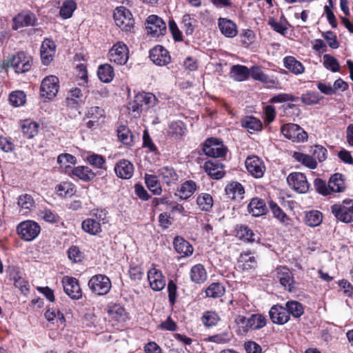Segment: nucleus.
I'll list each match as a JSON object with an SVG mask.
<instances>
[{
	"label": "nucleus",
	"instance_id": "obj_1",
	"mask_svg": "<svg viewBox=\"0 0 353 353\" xmlns=\"http://www.w3.org/2000/svg\"><path fill=\"white\" fill-rule=\"evenodd\" d=\"M156 97L150 92H140L137 94L134 100L129 103L128 109L135 113L134 117L145 110L154 107L157 103Z\"/></svg>",
	"mask_w": 353,
	"mask_h": 353
},
{
	"label": "nucleus",
	"instance_id": "obj_2",
	"mask_svg": "<svg viewBox=\"0 0 353 353\" xmlns=\"http://www.w3.org/2000/svg\"><path fill=\"white\" fill-rule=\"evenodd\" d=\"M331 212L336 219L345 223L353 221V199H346L331 206Z\"/></svg>",
	"mask_w": 353,
	"mask_h": 353
},
{
	"label": "nucleus",
	"instance_id": "obj_3",
	"mask_svg": "<svg viewBox=\"0 0 353 353\" xmlns=\"http://www.w3.org/2000/svg\"><path fill=\"white\" fill-rule=\"evenodd\" d=\"M32 59L24 52H19L7 60V67L14 69L16 73H24L32 67Z\"/></svg>",
	"mask_w": 353,
	"mask_h": 353
},
{
	"label": "nucleus",
	"instance_id": "obj_4",
	"mask_svg": "<svg viewBox=\"0 0 353 353\" xmlns=\"http://www.w3.org/2000/svg\"><path fill=\"white\" fill-rule=\"evenodd\" d=\"M114 19L117 26L124 32H131L134 28V20L132 14L128 9L123 6L116 8L114 12Z\"/></svg>",
	"mask_w": 353,
	"mask_h": 353
},
{
	"label": "nucleus",
	"instance_id": "obj_5",
	"mask_svg": "<svg viewBox=\"0 0 353 353\" xmlns=\"http://www.w3.org/2000/svg\"><path fill=\"white\" fill-rule=\"evenodd\" d=\"M88 287L94 294L103 296L110 292L112 288V283L107 276L99 274L92 276L90 279Z\"/></svg>",
	"mask_w": 353,
	"mask_h": 353
},
{
	"label": "nucleus",
	"instance_id": "obj_6",
	"mask_svg": "<svg viewBox=\"0 0 353 353\" xmlns=\"http://www.w3.org/2000/svg\"><path fill=\"white\" fill-rule=\"evenodd\" d=\"M17 232L21 239L31 241L38 236L41 232V227L37 222L27 220L17 225Z\"/></svg>",
	"mask_w": 353,
	"mask_h": 353
},
{
	"label": "nucleus",
	"instance_id": "obj_7",
	"mask_svg": "<svg viewBox=\"0 0 353 353\" xmlns=\"http://www.w3.org/2000/svg\"><path fill=\"white\" fill-rule=\"evenodd\" d=\"M276 279L280 284L288 292H296L298 290L292 271L285 266H280L276 269Z\"/></svg>",
	"mask_w": 353,
	"mask_h": 353
},
{
	"label": "nucleus",
	"instance_id": "obj_8",
	"mask_svg": "<svg viewBox=\"0 0 353 353\" xmlns=\"http://www.w3.org/2000/svg\"><path fill=\"white\" fill-rule=\"evenodd\" d=\"M108 57L117 65H124L129 58L128 46L123 42L118 41L109 50Z\"/></svg>",
	"mask_w": 353,
	"mask_h": 353
},
{
	"label": "nucleus",
	"instance_id": "obj_9",
	"mask_svg": "<svg viewBox=\"0 0 353 353\" xmlns=\"http://www.w3.org/2000/svg\"><path fill=\"white\" fill-rule=\"evenodd\" d=\"M281 131L285 137L294 142H303L307 139V132L297 124H285Z\"/></svg>",
	"mask_w": 353,
	"mask_h": 353
},
{
	"label": "nucleus",
	"instance_id": "obj_10",
	"mask_svg": "<svg viewBox=\"0 0 353 353\" xmlns=\"http://www.w3.org/2000/svg\"><path fill=\"white\" fill-rule=\"evenodd\" d=\"M59 89V81L58 77L54 75L46 77L41 84V94L46 99H51L54 98Z\"/></svg>",
	"mask_w": 353,
	"mask_h": 353
},
{
	"label": "nucleus",
	"instance_id": "obj_11",
	"mask_svg": "<svg viewBox=\"0 0 353 353\" xmlns=\"http://www.w3.org/2000/svg\"><path fill=\"white\" fill-rule=\"evenodd\" d=\"M61 283L64 292L72 299L79 300L82 296V292L78 280L72 276H64Z\"/></svg>",
	"mask_w": 353,
	"mask_h": 353
},
{
	"label": "nucleus",
	"instance_id": "obj_12",
	"mask_svg": "<svg viewBox=\"0 0 353 353\" xmlns=\"http://www.w3.org/2000/svg\"><path fill=\"white\" fill-rule=\"evenodd\" d=\"M288 185L299 193H305L310 188L306 176L301 172H292L287 177Z\"/></svg>",
	"mask_w": 353,
	"mask_h": 353
},
{
	"label": "nucleus",
	"instance_id": "obj_13",
	"mask_svg": "<svg viewBox=\"0 0 353 353\" xmlns=\"http://www.w3.org/2000/svg\"><path fill=\"white\" fill-rule=\"evenodd\" d=\"M148 33L153 37L163 35L166 31L165 23L157 15H150L146 20Z\"/></svg>",
	"mask_w": 353,
	"mask_h": 353
},
{
	"label": "nucleus",
	"instance_id": "obj_14",
	"mask_svg": "<svg viewBox=\"0 0 353 353\" xmlns=\"http://www.w3.org/2000/svg\"><path fill=\"white\" fill-rule=\"evenodd\" d=\"M203 150L207 156L214 158L222 157L226 153V149L223 143L214 138L206 140Z\"/></svg>",
	"mask_w": 353,
	"mask_h": 353
},
{
	"label": "nucleus",
	"instance_id": "obj_15",
	"mask_svg": "<svg viewBox=\"0 0 353 353\" xmlns=\"http://www.w3.org/2000/svg\"><path fill=\"white\" fill-rule=\"evenodd\" d=\"M148 280L151 289L154 291H161L165 286V279L164 276L161 271L156 268L154 264L148 271Z\"/></svg>",
	"mask_w": 353,
	"mask_h": 353
},
{
	"label": "nucleus",
	"instance_id": "obj_16",
	"mask_svg": "<svg viewBox=\"0 0 353 353\" xmlns=\"http://www.w3.org/2000/svg\"><path fill=\"white\" fill-rule=\"evenodd\" d=\"M245 167L248 172L255 178H261L265 171L263 161L256 156L249 157L246 159Z\"/></svg>",
	"mask_w": 353,
	"mask_h": 353
},
{
	"label": "nucleus",
	"instance_id": "obj_17",
	"mask_svg": "<svg viewBox=\"0 0 353 353\" xmlns=\"http://www.w3.org/2000/svg\"><path fill=\"white\" fill-rule=\"evenodd\" d=\"M151 61L157 65L163 66L171 61L169 52L161 46L154 47L150 52Z\"/></svg>",
	"mask_w": 353,
	"mask_h": 353
},
{
	"label": "nucleus",
	"instance_id": "obj_18",
	"mask_svg": "<svg viewBox=\"0 0 353 353\" xmlns=\"http://www.w3.org/2000/svg\"><path fill=\"white\" fill-rule=\"evenodd\" d=\"M37 18L34 14L29 11L18 14L12 19V28L15 30L28 26L36 25Z\"/></svg>",
	"mask_w": 353,
	"mask_h": 353
},
{
	"label": "nucleus",
	"instance_id": "obj_19",
	"mask_svg": "<svg viewBox=\"0 0 353 353\" xmlns=\"http://www.w3.org/2000/svg\"><path fill=\"white\" fill-rule=\"evenodd\" d=\"M85 116L90 119L87 125L91 128L104 118V110L98 105V103L91 102L88 103Z\"/></svg>",
	"mask_w": 353,
	"mask_h": 353
},
{
	"label": "nucleus",
	"instance_id": "obj_20",
	"mask_svg": "<svg viewBox=\"0 0 353 353\" xmlns=\"http://www.w3.org/2000/svg\"><path fill=\"white\" fill-rule=\"evenodd\" d=\"M85 97L79 88H72L65 99L66 106L72 109H79L84 103Z\"/></svg>",
	"mask_w": 353,
	"mask_h": 353
},
{
	"label": "nucleus",
	"instance_id": "obj_21",
	"mask_svg": "<svg viewBox=\"0 0 353 353\" xmlns=\"http://www.w3.org/2000/svg\"><path fill=\"white\" fill-rule=\"evenodd\" d=\"M269 316L275 324L284 325L290 320L288 310L281 305H273L269 311Z\"/></svg>",
	"mask_w": 353,
	"mask_h": 353
},
{
	"label": "nucleus",
	"instance_id": "obj_22",
	"mask_svg": "<svg viewBox=\"0 0 353 353\" xmlns=\"http://www.w3.org/2000/svg\"><path fill=\"white\" fill-rule=\"evenodd\" d=\"M117 176L121 179H129L134 173L133 164L125 159L119 161L114 167Z\"/></svg>",
	"mask_w": 353,
	"mask_h": 353
},
{
	"label": "nucleus",
	"instance_id": "obj_23",
	"mask_svg": "<svg viewBox=\"0 0 353 353\" xmlns=\"http://www.w3.org/2000/svg\"><path fill=\"white\" fill-rule=\"evenodd\" d=\"M218 26L221 32L226 37L233 38L238 33L236 24L230 19L219 18Z\"/></svg>",
	"mask_w": 353,
	"mask_h": 353
},
{
	"label": "nucleus",
	"instance_id": "obj_24",
	"mask_svg": "<svg viewBox=\"0 0 353 353\" xmlns=\"http://www.w3.org/2000/svg\"><path fill=\"white\" fill-rule=\"evenodd\" d=\"M204 170L208 175L215 179H221L224 176L223 168L216 160L206 161Z\"/></svg>",
	"mask_w": 353,
	"mask_h": 353
},
{
	"label": "nucleus",
	"instance_id": "obj_25",
	"mask_svg": "<svg viewBox=\"0 0 353 353\" xmlns=\"http://www.w3.org/2000/svg\"><path fill=\"white\" fill-rule=\"evenodd\" d=\"M248 212L254 216H259L265 214L268 212L265 203L263 199L259 198H253L248 206Z\"/></svg>",
	"mask_w": 353,
	"mask_h": 353
},
{
	"label": "nucleus",
	"instance_id": "obj_26",
	"mask_svg": "<svg viewBox=\"0 0 353 353\" xmlns=\"http://www.w3.org/2000/svg\"><path fill=\"white\" fill-rule=\"evenodd\" d=\"M331 194L333 192H343L345 191L346 186L345 183V177L342 174H334L328 181Z\"/></svg>",
	"mask_w": 353,
	"mask_h": 353
},
{
	"label": "nucleus",
	"instance_id": "obj_27",
	"mask_svg": "<svg viewBox=\"0 0 353 353\" xmlns=\"http://www.w3.org/2000/svg\"><path fill=\"white\" fill-rule=\"evenodd\" d=\"M225 192L228 197L231 199H241L245 193L244 188L239 182H232L227 185Z\"/></svg>",
	"mask_w": 353,
	"mask_h": 353
},
{
	"label": "nucleus",
	"instance_id": "obj_28",
	"mask_svg": "<svg viewBox=\"0 0 353 353\" xmlns=\"http://www.w3.org/2000/svg\"><path fill=\"white\" fill-rule=\"evenodd\" d=\"M173 244L176 252L183 256L191 255L193 252L192 246L182 237L176 236L174 239Z\"/></svg>",
	"mask_w": 353,
	"mask_h": 353
},
{
	"label": "nucleus",
	"instance_id": "obj_29",
	"mask_svg": "<svg viewBox=\"0 0 353 353\" xmlns=\"http://www.w3.org/2000/svg\"><path fill=\"white\" fill-rule=\"evenodd\" d=\"M270 208L273 214L274 218L277 219L283 225H292V220L283 210L274 201H271L269 203Z\"/></svg>",
	"mask_w": 353,
	"mask_h": 353
},
{
	"label": "nucleus",
	"instance_id": "obj_30",
	"mask_svg": "<svg viewBox=\"0 0 353 353\" xmlns=\"http://www.w3.org/2000/svg\"><path fill=\"white\" fill-rule=\"evenodd\" d=\"M81 228L85 232L90 235H97L101 232V223L94 218H88L83 221Z\"/></svg>",
	"mask_w": 353,
	"mask_h": 353
},
{
	"label": "nucleus",
	"instance_id": "obj_31",
	"mask_svg": "<svg viewBox=\"0 0 353 353\" xmlns=\"http://www.w3.org/2000/svg\"><path fill=\"white\" fill-rule=\"evenodd\" d=\"M283 64L285 68L296 75L302 74L305 70L303 64L292 56L285 57Z\"/></svg>",
	"mask_w": 353,
	"mask_h": 353
},
{
	"label": "nucleus",
	"instance_id": "obj_32",
	"mask_svg": "<svg viewBox=\"0 0 353 353\" xmlns=\"http://www.w3.org/2000/svg\"><path fill=\"white\" fill-rule=\"evenodd\" d=\"M109 315L119 321H123L127 319V313L125 308L119 304L110 303L108 305Z\"/></svg>",
	"mask_w": 353,
	"mask_h": 353
},
{
	"label": "nucleus",
	"instance_id": "obj_33",
	"mask_svg": "<svg viewBox=\"0 0 353 353\" xmlns=\"http://www.w3.org/2000/svg\"><path fill=\"white\" fill-rule=\"evenodd\" d=\"M239 268L243 270H250L256 267V260L251 253H242L238 259Z\"/></svg>",
	"mask_w": 353,
	"mask_h": 353
},
{
	"label": "nucleus",
	"instance_id": "obj_34",
	"mask_svg": "<svg viewBox=\"0 0 353 353\" xmlns=\"http://www.w3.org/2000/svg\"><path fill=\"white\" fill-rule=\"evenodd\" d=\"M190 279L196 283H202L207 279V272L204 266L201 264H196L190 270Z\"/></svg>",
	"mask_w": 353,
	"mask_h": 353
},
{
	"label": "nucleus",
	"instance_id": "obj_35",
	"mask_svg": "<svg viewBox=\"0 0 353 353\" xmlns=\"http://www.w3.org/2000/svg\"><path fill=\"white\" fill-rule=\"evenodd\" d=\"M158 174L163 181L168 185L175 183L178 180V175L175 170L168 166H164L158 170Z\"/></svg>",
	"mask_w": 353,
	"mask_h": 353
},
{
	"label": "nucleus",
	"instance_id": "obj_36",
	"mask_svg": "<svg viewBox=\"0 0 353 353\" xmlns=\"http://www.w3.org/2000/svg\"><path fill=\"white\" fill-rule=\"evenodd\" d=\"M230 73L235 81H243L249 77L250 70L245 65H234L232 66Z\"/></svg>",
	"mask_w": 353,
	"mask_h": 353
},
{
	"label": "nucleus",
	"instance_id": "obj_37",
	"mask_svg": "<svg viewBox=\"0 0 353 353\" xmlns=\"http://www.w3.org/2000/svg\"><path fill=\"white\" fill-rule=\"evenodd\" d=\"M72 174L84 181H91L95 177V174L86 166H77L72 168Z\"/></svg>",
	"mask_w": 353,
	"mask_h": 353
},
{
	"label": "nucleus",
	"instance_id": "obj_38",
	"mask_svg": "<svg viewBox=\"0 0 353 353\" xmlns=\"http://www.w3.org/2000/svg\"><path fill=\"white\" fill-rule=\"evenodd\" d=\"M196 190V183L192 180L186 181L181 185L178 190L179 196L182 199L190 197Z\"/></svg>",
	"mask_w": 353,
	"mask_h": 353
},
{
	"label": "nucleus",
	"instance_id": "obj_39",
	"mask_svg": "<svg viewBox=\"0 0 353 353\" xmlns=\"http://www.w3.org/2000/svg\"><path fill=\"white\" fill-rule=\"evenodd\" d=\"M99 79L103 83H110L114 78V70L110 64L101 65L97 70Z\"/></svg>",
	"mask_w": 353,
	"mask_h": 353
},
{
	"label": "nucleus",
	"instance_id": "obj_40",
	"mask_svg": "<svg viewBox=\"0 0 353 353\" xmlns=\"http://www.w3.org/2000/svg\"><path fill=\"white\" fill-rule=\"evenodd\" d=\"M267 323L266 318L261 314H253L249 317V330H260Z\"/></svg>",
	"mask_w": 353,
	"mask_h": 353
},
{
	"label": "nucleus",
	"instance_id": "obj_41",
	"mask_svg": "<svg viewBox=\"0 0 353 353\" xmlns=\"http://www.w3.org/2000/svg\"><path fill=\"white\" fill-rule=\"evenodd\" d=\"M250 75L256 80L266 83H274V81L271 79L266 74L263 72L261 68L258 65H253L250 70Z\"/></svg>",
	"mask_w": 353,
	"mask_h": 353
},
{
	"label": "nucleus",
	"instance_id": "obj_42",
	"mask_svg": "<svg viewBox=\"0 0 353 353\" xmlns=\"http://www.w3.org/2000/svg\"><path fill=\"white\" fill-rule=\"evenodd\" d=\"M57 194L62 197L72 196L76 192L75 185L70 182H63L56 188Z\"/></svg>",
	"mask_w": 353,
	"mask_h": 353
},
{
	"label": "nucleus",
	"instance_id": "obj_43",
	"mask_svg": "<svg viewBox=\"0 0 353 353\" xmlns=\"http://www.w3.org/2000/svg\"><path fill=\"white\" fill-rule=\"evenodd\" d=\"M285 309L294 318L300 317L304 312L302 304L296 301H289L285 303Z\"/></svg>",
	"mask_w": 353,
	"mask_h": 353
},
{
	"label": "nucleus",
	"instance_id": "obj_44",
	"mask_svg": "<svg viewBox=\"0 0 353 353\" xmlns=\"http://www.w3.org/2000/svg\"><path fill=\"white\" fill-rule=\"evenodd\" d=\"M323 216L321 212L317 210H312L306 212L305 222L310 227H316L322 222Z\"/></svg>",
	"mask_w": 353,
	"mask_h": 353
},
{
	"label": "nucleus",
	"instance_id": "obj_45",
	"mask_svg": "<svg viewBox=\"0 0 353 353\" xmlns=\"http://www.w3.org/2000/svg\"><path fill=\"white\" fill-rule=\"evenodd\" d=\"M145 181L148 188L154 194L159 195L161 193L162 190L160 183L155 175L146 174L145 175Z\"/></svg>",
	"mask_w": 353,
	"mask_h": 353
},
{
	"label": "nucleus",
	"instance_id": "obj_46",
	"mask_svg": "<svg viewBox=\"0 0 353 353\" xmlns=\"http://www.w3.org/2000/svg\"><path fill=\"white\" fill-rule=\"evenodd\" d=\"M39 127L36 122L25 121L22 125V132L28 139H32L37 134Z\"/></svg>",
	"mask_w": 353,
	"mask_h": 353
},
{
	"label": "nucleus",
	"instance_id": "obj_47",
	"mask_svg": "<svg viewBox=\"0 0 353 353\" xmlns=\"http://www.w3.org/2000/svg\"><path fill=\"white\" fill-rule=\"evenodd\" d=\"M76 8L77 3L74 0H66L60 8V16L63 19H69L72 17Z\"/></svg>",
	"mask_w": 353,
	"mask_h": 353
},
{
	"label": "nucleus",
	"instance_id": "obj_48",
	"mask_svg": "<svg viewBox=\"0 0 353 353\" xmlns=\"http://www.w3.org/2000/svg\"><path fill=\"white\" fill-rule=\"evenodd\" d=\"M292 157L297 161L301 163L303 165L310 169H314L316 167L317 163L316 161L310 155L299 152H294Z\"/></svg>",
	"mask_w": 353,
	"mask_h": 353
},
{
	"label": "nucleus",
	"instance_id": "obj_49",
	"mask_svg": "<svg viewBox=\"0 0 353 353\" xmlns=\"http://www.w3.org/2000/svg\"><path fill=\"white\" fill-rule=\"evenodd\" d=\"M186 128L181 121L172 122L168 128V134L174 137H181L185 132Z\"/></svg>",
	"mask_w": 353,
	"mask_h": 353
},
{
	"label": "nucleus",
	"instance_id": "obj_50",
	"mask_svg": "<svg viewBox=\"0 0 353 353\" xmlns=\"http://www.w3.org/2000/svg\"><path fill=\"white\" fill-rule=\"evenodd\" d=\"M26 101V95L23 91L16 90L9 95V102L14 107L23 105Z\"/></svg>",
	"mask_w": 353,
	"mask_h": 353
},
{
	"label": "nucleus",
	"instance_id": "obj_51",
	"mask_svg": "<svg viewBox=\"0 0 353 353\" xmlns=\"http://www.w3.org/2000/svg\"><path fill=\"white\" fill-rule=\"evenodd\" d=\"M323 64L326 69L333 72H336L339 71V63L337 61V59H335L333 56L328 54H325L323 55Z\"/></svg>",
	"mask_w": 353,
	"mask_h": 353
},
{
	"label": "nucleus",
	"instance_id": "obj_52",
	"mask_svg": "<svg viewBox=\"0 0 353 353\" xmlns=\"http://www.w3.org/2000/svg\"><path fill=\"white\" fill-rule=\"evenodd\" d=\"M196 202L199 208L204 211H209L213 205V199L210 194L204 193L197 197Z\"/></svg>",
	"mask_w": 353,
	"mask_h": 353
},
{
	"label": "nucleus",
	"instance_id": "obj_53",
	"mask_svg": "<svg viewBox=\"0 0 353 353\" xmlns=\"http://www.w3.org/2000/svg\"><path fill=\"white\" fill-rule=\"evenodd\" d=\"M224 292L225 288L223 285L219 283H212L205 290L207 296L212 298L220 297Z\"/></svg>",
	"mask_w": 353,
	"mask_h": 353
},
{
	"label": "nucleus",
	"instance_id": "obj_54",
	"mask_svg": "<svg viewBox=\"0 0 353 353\" xmlns=\"http://www.w3.org/2000/svg\"><path fill=\"white\" fill-rule=\"evenodd\" d=\"M220 320L219 315L213 311H206L203 314L201 321L206 327L215 325Z\"/></svg>",
	"mask_w": 353,
	"mask_h": 353
},
{
	"label": "nucleus",
	"instance_id": "obj_55",
	"mask_svg": "<svg viewBox=\"0 0 353 353\" xmlns=\"http://www.w3.org/2000/svg\"><path fill=\"white\" fill-rule=\"evenodd\" d=\"M196 21L190 14H186L182 18V28L184 30L187 35L192 34L195 28Z\"/></svg>",
	"mask_w": 353,
	"mask_h": 353
},
{
	"label": "nucleus",
	"instance_id": "obj_56",
	"mask_svg": "<svg viewBox=\"0 0 353 353\" xmlns=\"http://www.w3.org/2000/svg\"><path fill=\"white\" fill-rule=\"evenodd\" d=\"M243 126L249 131H259L262 128V123L255 117H248L243 121Z\"/></svg>",
	"mask_w": 353,
	"mask_h": 353
},
{
	"label": "nucleus",
	"instance_id": "obj_57",
	"mask_svg": "<svg viewBox=\"0 0 353 353\" xmlns=\"http://www.w3.org/2000/svg\"><path fill=\"white\" fill-rule=\"evenodd\" d=\"M57 163L61 168L67 169L76 163V157L68 153L61 154L57 157Z\"/></svg>",
	"mask_w": 353,
	"mask_h": 353
},
{
	"label": "nucleus",
	"instance_id": "obj_58",
	"mask_svg": "<svg viewBox=\"0 0 353 353\" xmlns=\"http://www.w3.org/2000/svg\"><path fill=\"white\" fill-rule=\"evenodd\" d=\"M17 204L21 210H30L34 206V201L30 194H24L19 196Z\"/></svg>",
	"mask_w": 353,
	"mask_h": 353
},
{
	"label": "nucleus",
	"instance_id": "obj_59",
	"mask_svg": "<svg viewBox=\"0 0 353 353\" xmlns=\"http://www.w3.org/2000/svg\"><path fill=\"white\" fill-rule=\"evenodd\" d=\"M321 97L316 92H307L301 97V101L303 103L307 105H312L316 104L320 101Z\"/></svg>",
	"mask_w": 353,
	"mask_h": 353
},
{
	"label": "nucleus",
	"instance_id": "obj_60",
	"mask_svg": "<svg viewBox=\"0 0 353 353\" xmlns=\"http://www.w3.org/2000/svg\"><path fill=\"white\" fill-rule=\"evenodd\" d=\"M237 236L245 241L248 242H254L255 239L254 238V232L245 225H240L237 229Z\"/></svg>",
	"mask_w": 353,
	"mask_h": 353
},
{
	"label": "nucleus",
	"instance_id": "obj_61",
	"mask_svg": "<svg viewBox=\"0 0 353 353\" xmlns=\"http://www.w3.org/2000/svg\"><path fill=\"white\" fill-rule=\"evenodd\" d=\"M88 162L97 168H103L105 163V159L101 155L97 154H92L87 157Z\"/></svg>",
	"mask_w": 353,
	"mask_h": 353
},
{
	"label": "nucleus",
	"instance_id": "obj_62",
	"mask_svg": "<svg viewBox=\"0 0 353 353\" xmlns=\"http://www.w3.org/2000/svg\"><path fill=\"white\" fill-rule=\"evenodd\" d=\"M39 216L46 222L54 223L59 221V216L49 209H44L40 211Z\"/></svg>",
	"mask_w": 353,
	"mask_h": 353
},
{
	"label": "nucleus",
	"instance_id": "obj_63",
	"mask_svg": "<svg viewBox=\"0 0 353 353\" xmlns=\"http://www.w3.org/2000/svg\"><path fill=\"white\" fill-rule=\"evenodd\" d=\"M314 185L316 190L321 194L326 196L331 194V191L328 185L325 181L321 179H316L314 182Z\"/></svg>",
	"mask_w": 353,
	"mask_h": 353
},
{
	"label": "nucleus",
	"instance_id": "obj_64",
	"mask_svg": "<svg viewBox=\"0 0 353 353\" xmlns=\"http://www.w3.org/2000/svg\"><path fill=\"white\" fill-rule=\"evenodd\" d=\"M118 138L124 144H130L132 142V134L130 130L124 126L120 127L118 130Z\"/></svg>",
	"mask_w": 353,
	"mask_h": 353
}]
</instances>
